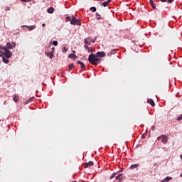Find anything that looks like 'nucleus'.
Here are the masks:
<instances>
[{
  "mask_svg": "<svg viewBox=\"0 0 182 182\" xmlns=\"http://www.w3.org/2000/svg\"><path fill=\"white\" fill-rule=\"evenodd\" d=\"M14 102H16V103H18L19 102V97L15 96L13 98Z\"/></svg>",
  "mask_w": 182,
  "mask_h": 182,
  "instance_id": "obj_17",
  "label": "nucleus"
},
{
  "mask_svg": "<svg viewBox=\"0 0 182 182\" xmlns=\"http://www.w3.org/2000/svg\"><path fill=\"white\" fill-rule=\"evenodd\" d=\"M147 103L151 105V106H152V107H154V106H156V103H154V101L151 99L148 100Z\"/></svg>",
  "mask_w": 182,
  "mask_h": 182,
  "instance_id": "obj_10",
  "label": "nucleus"
},
{
  "mask_svg": "<svg viewBox=\"0 0 182 182\" xmlns=\"http://www.w3.org/2000/svg\"><path fill=\"white\" fill-rule=\"evenodd\" d=\"M107 56H112V53H109L107 54Z\"/></svg>",
  "mask_w": 182,
  "mask_h": 182,
  "instance_id": "obj_38",
  "label": "nucleus"
},
{
  "mask_svg": "<svg viewBox=\"0 0 182 182\" xmlns=\"http://www.w3.org/2000/svg\"><path fill=\"white\" fill-rule=\"evenodd\" d=\"M150 5L152 6L153 9H156V5H154V1L153 0H149Z\"/></svg>",
  "mask_w": 182,
  "mask_h": 182,
  "instance_id": "obj_14",
  "label": "nucleus"
},
{
  "mask_svg": "<svg viewBox=\"0 0 182 182\" xmlns=\"http://www.w3.org/2000/svg\"><path fill=\"white\" fill-rule=\"evenodd\" d=\"M170 180H173V178L170 176H167L165 178V181H170Z\"/></svg>",
  "mask_w": 182,
  "mask_h": 182,
  "instance_id": "obj_23",
  "label": "nucleus"
},
{
  "mask_svg": "<svg viewBox=\"0 0 182 182\" xmlns=\"http://www.w3.org/2000/svg\"><path fill=\"white\" fill-rule=\"evenodd\" d=\"M117 173H112V176H110V180H112V178H114V177H116V175H117Z\"/></svg>",
  "mask_w": 182,
  "mask_h": 182,
  "instance_id": "obj_25",
  "label": "nucleus"
},
{
  "mask_svg": "<svg viewBox=\"0 0 182 182\" xmlns=\"http://www.w3.org/2000/svg\"><path fill=\"white\" fill-rule=\"evenodd\" d=\"M73 68H75V65L73 64H70L69 65V68L70 69H73Z\"/></svg>",
  "mask_w": 182,
  "mask_h": 182,
  "instance_id": "obj_29",
  "label": "nucleus"
},
{
  "mask_svg": "<svg viewBox=\"0 0 182 182\" xmlns=\"http://www.w3.org/2000/svg\"><path fill=\"white\" fill-rule=\"evenodd\" d=\"M105 56H106V53L103 51L97 52L96 54L92 53L88 57V61L94 66H97L102 62V58H105Z\"/></svg>",
  "mask_w": 182,
  "mask_h": 182,
  "instance_id": "obj_1",
  "label": "nucleus"
},
{
  "mask_svg": "<svg viewBox=\"0 0 182 182\" xmlns=\"http://www.w3.org/2000/svg\"><path fill=\"white\" fill-rule=\"evenodd\" d=\"M93 164H94L93 161H90L88 163H85L84 164V168H87V167H89V166L92 167V166H93Z\"/></svg>",
  "mask_w": 182,
  "mask_h": 182,
  "instance_id": "obj_6",
  "label": "nucleus"
},
{
  "mask_svg": "<svg viewBox=\"0 0 182 182\" xmlns=\"http://www.w3.org/2000/svg\"><path fill=\"white\" fill-rule=\"evenodd\" d=\"M33 99H35V97L30 98L29 102H32V100H33Z\"/></svg>",
  "mask_w": 182,
  "mask_h": 182,
  "instance_id": "obj_36",
  "label": "nucleus"
},
{
  "mask_svg": "<svg viewBox=\"0 0 182 182\" xmlns=\"http://www.w3.org/2000/svg\"><path fill=\"white\" fill-rule=\"evenodd\" d=\"M161 2H167V0H161ZM171 2H174V0H168V4H171Z\"/></svg>",
  "mask_w": 182,
  "mask_h": 182,
  "instance_id": "obj_20",
  "label": "nucleus"
},
{
  "mask_svg": "<svg viewBox=\"0 0 182 182\" xmlns=\"http://www.w3.org/2000/svg\"><path fill=\"white\" fill-rule=\"evenodd\" d=\"M156 165H157V164H154V166H156Z\"/></svg>",
  "mask_w": 182,
  "mask_h": 182,
  "instance_id": "obj_41",
  "label": "nucleus"
},
{
  "mask_svg": "<svg viewBox=\"0 0 182 182\" xmlns=\"http://www.w3.org/2000/svg\"><path fill=\"white\" fill-rule=\"evenodd\" d=\"M77 63H78V65H80L81 69H85V68H86V67L85 66V64H84L82 62L78 61Z\"/></svg>",
  "mask_w": 182,
  "mask_h": 182,
  "instance_id": "obj_12",
  "label": "nucleus"
},
{
  "mask_svg": "<svg viewBox=\"0 0 182 182\" xmlns=\"http://www.w3.org/2000/svg\"><path fill=\"white\" fill-rule=\"evenodd\" d=\"M139 167V164H135L131 166V168L133 170L134 168H137Z\"/></svg>",
  "mask_w": 182,
  "mask_h": 182,
  "instance_id": "obj_19",
  "label": "nucleus"
},
{
  "mask_svg": "<svg viewBox=\"0 0 182 182\" xmlns=\"http://www.w3.org/2000/svg\"><path fill=\"white\" fill-rule=\"evenodd\" d=\"M47 11H48V14H53L55 9H53V7H50Z\"/></svg>",
  "mask_w": 182,
  "mask_h": 182,
  "instance_id": "obj_15",
  "label": "nucleus"
},
{
  "mask_svg": "<svg viewBox=\"0 0 182 182\" xmlns=\"http://www.w3.org/2000/svg\"><path fill=\"white\" fill-rule=\"evenodd\" d=\"M110 53H112V55H114V53H116V50H111Z\"/></svg>",
  "mask_w": 182,
  "mask_h": 182,
  "instance_id": "obj_34",
  "label": "nucleus"
},
{
  "mask_svg": "<svg viewBox=\"0 0 182 182\" xmlns=\"http://www.w3.org/2000/svg\"><path fill=\"white\" fill-rule=\"evenodd\" d=\"M90 11H92V12H96L97 11L96 7H91Z\"/></svg>",
  "mask_w": 182,
  "mask_h": 182,
  "instance_id": "obj_26",
  "label": "nucleus"
},
{
  "mask_svg": "<svg viewBox=\"0 0 182 182\" xmlns=\"http://www.w3.org/2000/svg\"><path fill=\"white\" fill-rule=\"evenodd\" d=\"M26 28H27V29H28V31H33V29L36 28V26H23Z\"/></svg>",
  "mask_w": 182,
  "mask_h": 182,
  "instance_id": "obj_9",
  "label": "nucleus"
},
{
  "mask_svg": "<svg viewBox=\"0 0 182 182\" xmlns=\"http://www.w3.org/2000/svg\"><path fill=\"white\" fill-rule=\"evenodd\" d=\"M68 58H71V59H76L77 58V55H75V54H70L68 55Z\"/></svg>",
  "mask_w": 182,
  "mask_h": 182,
  "instance_id": "obj_13",
  "label": "nucleus"
},
{
  "mask_svg": "<svg viewBox=\"0 0 182 182\" xmlns=\"http://www.w3.org/2000/svg\"><path fill=\"white\" fill-rule=\"evenodd\" d=\"M63 52L66 53L68 52V48L66 47L63 48Z\"/></svg>",
  "mask_w": 182,
  "mask_h": 182,
  "instance_id": "obj_28",
  "label": "nucleus"
},
{
  "mask_svg": "<svg viewBox=\"0 0 182 182\" xmlns=\"http://www.w3.org/2000/svg\"><path fill=\"white\" fill-rule=\"evenodd\" d=\"M84 48L85 49H87V50L89 49V46H87V44L84 45Z\"/></svg>",
  "mask_w": 182,
  "mask_h": 182,
  "instance_id": "obj_33",
  "label": "nucleus"
},
{
  "mask_svg": "<svg viewBox=\"0 0 182 182\" xmlns=\"http://www.w3.org/2000/svg\"><path fill=\"white\" fill-rule=\"evenodd\" d=\"M73 53H76V51L74 50V51H73Z\"/></svg>",
  "mask_w": 182,
  "mask_h": 182,
  "instance_id": "obj_40",
  "label": "nucleus"
},
{
  "mask_svg": "<svg viewBox=\"0 0 182 182\" xmlns=\"http://www.w3.org/2000/svg\"><path fill=\"white\" fill-rule=\"evenodd\" d=\"M76 16H77V15L75 14V16H67L65 18V22H70V25H77V26H80L82 24V23H80V19H77Z\"/></svg>",
  "mask_w": 182,
  "mask_h": 182,
  "instance_id": "obj_2",
  "label": "nucleus"
},
{
  "mask_svg": "<svg viewBox=\"0 0 182 182\" xmlns=\"http://www.w3.org/2000/svg\"><path fill=\"white\" fill-rule=\"evenodd\" d=\"M51 49H52L51 52H53V53L55 52V47H53Z\"/></svg>",
  "mask_w": 182,
  "mask_h": 182,
  "instance_id": "obj_37",
  "label": "nucleus"
},
{
  "mask_svg": "<svg viewBox=\"0 0 182 182\" xmlns=\"http://www.w3.org/2000/svg\"><path fill=\"white\" fill-rule=\"evenodd\" d=\"M177 120H178L179 122H180V120H182V114L179 115Z\"/></svg>",
  "mask_w": 182,
  "mask_h": 182,
  "instance_id": "obj_32",
  "label": "nucleus"
},
{
  "mask_svg": "<svg viewBox=\"0 0 182 182\" xmlns=\"http://www.w3.org/2000/svg\"><path fill=\"white\" fill-rule=\"evenodd\" d=\"M171 65H173L172 68H175L176 69H177V68H178V63H171Z\"/></svg>",
  "mask_w": 182,
  "mask_h": 182,
  "instance_id": "obj_18",
  "label": "nucleus"
},
{
  "mask_svg": "<svg viewBox=\"0 0 182 182\" xmlns=\"http://www.w3.org/2000/svg\"><path fill=\"white\" fill-rule=\"evenodd\" d=\"M112 2V0H107V1H105L103 3H102V5L106 8V6H107V5H109V3Z\"/></svg>",
  "mask_w": 182,
  "mask_h": 182,
  "instance_id": "obj_11",
  "label": "nucleus"
},
{
  "mask_svg": "<svg viewBox=\"0 0 182 182\" xmlns=\"http://www.w3.org/2000/svg\"><path fill=\"white\" fill-rule=\"evenodd\" d=\"M53 45H54V46H58V41H53Z\"/></svg>",
  "mask_w": 182,
  "mask_h": 182,
  "instance_id": "obj_27",
  "label": "nucleus"
},
{
  "mask_svg": "<svg viewBox=\"0 0 182 182\" xmlns=\"http://www.w3.org/2000/svg\"><path fill=\"white\" fill-rule=\"evenodd\" d=\"M146 136H147V134H143L141 135V138H142V139H146Z\"/></svg>",
  "mask_w": 182,
  "mask_h": 182,
  "instance_id": "obj_30",
  "label": "nucleus"
},
{
  "mask_svg": "<svg viewBox=\"0 0 182 182\" xmlns=\"http://www.w3.org/2000/svg\"><path fill=\"white\" fill-rule=\"evenodd\" d=\"M161 139V143H163L164 144H167V142L168 141V136L166 135H161L157 137L156 140H158L159 141H160Z\"/></svg>",
  "mask_w": 182,
  "mask_h": 182,
  "instance_id": "obj_3",
  "label": "nucleus"
},
{
  "mask_svg": "<svg viewBox=\"0 0 182 182\" xmlns=\"http://www.w3.org/2000/svg\"><path fill=\"white\" fill-rule=\"evenodd\" d=\"M21 2H31L32 0H20Z\"/></svg>",
  "mask_w": 182,
  "mask_h": 182,
  "instance_id": "obj_31",
  "label": "nucleus"
},
{
  "mask_svg": "<svg viewBox=\"0 0 182 182\" xmlns=\"http://www.w3.org/2000/svg\"><path fill=\"white\" fill-rule=\"evenodd\" d=\"M3 50H4V56H6L7 59H9V58L12 56V53L9 50H8L6 47L4 48Z\"/></svg>",
  "mask_w": 182,
  "mask_h": 182,
  "instance_id": "obj_4",
  "label": "nucleus"
},
{
  "mask_svg": "<svg viewBox=\"0 0 182 182\" xmlns=\"http://www.w3.org/2000/svg\"><path fill=\"white\" fill-rule=\"evenodd\" d=\"M96 39H97V38L95 37V39L91 40V42H92L93 43H95V42H96Z\"/></svg>",
  "mask_w": 182,
  "mask_h": 182,
  "instance_id": "obj_35",
  "label": "nucleus"
},
{
  "mask_svg": "<svg viewBox=\"0 0 182 182\" xmlns=\"http://www.w3.org/2000/svg\"><path fill=\"white\" fill-rule=\"evenodd\" d=\"M16 46V43L15 42L13 43H7V48L8 49H14Z\"/></svg>",
  "mask_w": 182,
  "mask_h": 182,
  "instance_id": "obj_5",
  "label": "nucleus"
},
{
  "mask_svg": "<svg viewBox=\"0 0 182 182\" xmlns=\"http://www.w3.org/2000/svg\"><path fill=\"white\" fill-rule=\"evenodd\" d=\"M3 62L4 63H9V60H8V58L3 57Z\"/></svg>",
  "mask_w": 182,
  "mask_h": 182,
  "instance_id": "obj_21",
  "label": "nucleus"
},
{
  "mask_svg": "<svg viewBox=\"0 0 182 182\" xmlns=\"http://www.w3.org/2000/svg\"><path fill=\"white\" fill-rule=\"evenodd\" d=\"M96 16H97V21H100V19H102V17H100V14H99V13H96Z\"/></svg>",
  "mask_w": 182,
  "mask_h": 182,
  "instance_id": "obj_22",
  "label": "nucleus"
},
{
  "mask_svg": "<svg viewBox=\"0 0 182 182\" xmlns=\"http://www.w3.org/2000/svg\"><path fill=\"white\" fill-rule=\"evenodd\" d=\"M116 180H122L123 179V174H119L118 176H116Z\"/></svg>",
  "mask_w": 182,
  "mask_h": 182,
  "instance_id": "obj_16",
  "label": "nucleus"
},
{
  "mask_svg": "<svg viewBox=\"0 0 182 182\" xmlns=\"http://www.w3.org/2000/svg\"><path fill=\"white\" fill-rule=\"evenodd\" d=\"M46 56H48V58H50V59H52V58H53V52L46 51Z\"/></svg>",
  "mask_w": 182,
  "mask_h": 182,
  "instance_id": "obj_8",
  "label": "nucleus"
},
{
  "mask_svg": "<svg viewBox=\"0 0 182 182\" xmlns=\"http://www.w3.org/2000/svg\"><path fill=\"white\" fill-rule=\"evenodd\" d=\"M87 52L89 53H92V52H93V48H88V50H87Z\"/></svg>",
  "mask_w": 182,
  "mask_h": 182,
  "instance_id": "obj_24",
  "label": "nucleus"
},
{
  "mask_svg": "<svg viewBox=\"0 0 182 182\" xmlns=\"http://www.w3.org/2000/svg\"><path fill=\"white\" fill-rule=\"evenodd\" d=\"M42 26H46V24H45V23H43V24H42Z\"/></svg>",
  "mask_w": 182,
  "mask_h": 182,
  "instance_id": "obj_39",
  "label": "nucleus"
},
{
  "mask_svg": "<svg viewBox=\"0 0 182 182\" xmlns=\"http://www.w3.org/2000/svg\"><path fill=\"white\" fill-rule=\"evenodd\" d=\"M84 43H85V45H90L92 43V39L89 37L87 38H85Z\"/></svg>",
  "mask_w": 182,
  "mask_h": 182,
  "instance_id": "obj_7",
  "label": "nucleus"
}]
</instances>
